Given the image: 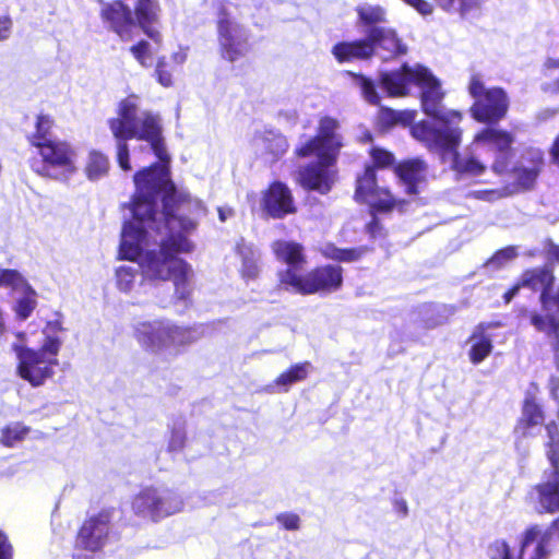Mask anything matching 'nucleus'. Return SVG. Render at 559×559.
Here are the masks:
<instances>
[{
	"label": "nucleus",
	"instance_id": "13",
	"mask_svg": "<svg viewBox=\"0 0 559 559\" xmlns=\"http://www.w3.org/2000/svg\"><path fill=\"white\" fill-rule=\"evenodd\" d=\"M111 520L112 509H102L96 514L85 518L76 532L74 550L100 552L108 544Z\"/></svg>",
	"mask_w": 559,
	"mask_h": 559
},
{
	"label": "nucleus",
	"instance_id": "43",
	"mask_svg": "<svg viewBox=\"0 0 559 559\" xmlns=\"http://www.w3.org/2000/svg\"><path fill=\"white\" fill-rule=\"evenodd\" d=\"M175 66L167 61L165 57L157 60L155 68V75L157 82L164 87H169L174 84Z\"/></svg>",
	"mask_w": 559,
	"mask_h": 559
},
{
	"label": "nucleus",
	"instance_id": "24",
	"mask_svg": "<svg viewBox=\"0 0 559 559\" xmlns=\"http://www.w3.org/2000/svg\"><path fill=\"white\" fill-rule=\"evenodd\" d=\"M277 261L287 265L295 275H301L300 271L307 263V255L301 243L296 241L275 240L271 245Z\"/></svg>",
	"mask_w": 559,
	"mask_h": 559
},
{
	"label": "nucleus",
	"instance_id": "48",
	"mask_svg": "<svg viewBox=\"0 0 559 559\" xmlns=\"http://www.w3.org/2000/svg\"><path fill=\"white\" fill-rule=\"evenodd\" d=\"M277 522L288 531L299 528L300 519L296 513L284 512L276 516Z\"/></svg>",
	"mask_w": 559,
	"mask_h": 559
},
{
	"label": "nucleus",
	"instance_id": "47",
	"mask_svg": "<svg viewBox=\"0 0 559 559\" xmlns=\"http://www.w3.org/2000/svg\"><path fill=\"white\" fill-rule=\"evenodd\" d=\"M130 52L135 60L142 64H146V59L151 57L150 45L146 40H139L136 44L130 47Z\"/></svg>",
	"mask_w": 559,
	"mask_h": 559
},
{
	"label": "nucleus",
	"instance_id": "19",
	"mask_svg": "<svg viewBox=\"0 0 559 559\" xmlns=\"http://www.w3.org/2000/svg\"><path fill=\"white\" fill-rule=\"evenodd\" d=\"M552 540H559V515L546 528L537 523L524 528L520 537L519 557L522 558L533 546V550L546 559L551 554Z\"/></svg>",
	"mask_w": 559,
	"mask_h": 559
},
{
	"label": "nucleus",
	"instance_id": "51",
	"mask_svg": "<svg viewBox=\"0 0 559 559\" xmlns=\"http://www.w3.org/2000/svg\"><path fill=\"white\" fill-rule=\"evenodd\" d=\"M399 110H394L390 107H381L380 120L385 127L397 126Z\"/></svg>",
	"mask_w": 559,
	"mask_h": 559
},
{
	"label": "nucleus",
	"instance_id": "57",
	"mask_svg": "<svg viewBox=\"0 0 559 559\" xmlns=\"http://www.w3.org/2000/svg\"><path fill=\"white\" fill-rule=\"evenodd\" d=\"M64 329H63L62 322L60 320L57 319V320L48 321L44 329L45 337L47 335L58 336L57 333L61 332Z\"/></svg>",
	"mask_w": 559,
	"mask_h": 559
},
{
	"label": "nucleus",
	"instance_id": "25",
	"mask_svg": "<svg viewBox=\"0 0 559 559\" xmlns=\"http://www.w3.org/2000/svg\"><path fill=\"white\" fill-rule=\"evenodd\" d=\"M331 53L338 63L368 61L372 59L367 35L353 40H341L332 46Z\"/></svg>",
	"mask_w": 559,
	"mask_h": 559
},
{
	"label": "nucleus",
	"instance_id": "3",
	"mask_svg": "<svg viewBox=\"0 0 559 559\" xmlns=\"http://www.w3.org/2000/svg\"><path fill=\"white\" fill-rule=\"evenodd\" d=\"M61 345L62 341L55 335H47L39 348L14 343L12 350L17 358V376L34 388L43 385L55 374Z\"/></svg>",
	"mask_w": 559,
	"mask_h": 559
},
{
	"label": "nucleus",
	"instance_id": "10",
	"mask_svg": "<svg viewBox=\"0 0 559 559\" xmlns=\"http://www.w3.org/2000/svg\"><path fill=\"white\" fill-rule=\"evenodd\" d=\"M354 200L360 204H367L370 213H392L395 209L403 210L407 204L404 199L396 198L389 187H381L378 181V174L371 167L364 169L356 175Z\"/></svg>",
	"mask_w": 559,
	"mask_h": 559
},
{
	"label": "nucleus",
	"instance_id": "20",
	"mask_svg": "<svg viewBox=\"0 0 559 559\" xmlns=\"http://www.w3.org/2000/svg\"><path fill=\"white\" fill-rule=\"evenodd\" d=\"M522 288L532 292H539V302L543 308L549 307V299L552 295L556 277L551 267L547 265L535 266L524 270L519 276Z\"/></svg>",
	"mask_w": 559,
	"mask_h": 559
},
{
	"label": "nucleus",
	"instance_id": "31",
	"mask_svg": "<svg viewBox=\"0 0 559 559\" xmlns=\"http://www.w3.org/2000/svg\"><path fill=\"white\" fill-rule=\"evenodd\" d=\"M311 368L310 361H301L289 366L285 371L281 372L273 381V384L281 392H288L292 385L306 380Z\"/></svg>",
	"mask_w": 559,
	"mask_h": 559
},
{
	"label": "nucleus",
	"instance_id": "53",
	"mask_svg": "<svg viewBox=\"0 0 559 559\" xmlns=\"http://www.w3.org/2000/svg\"><path fill=\"white\" fill-rule=\"evenodd\" d=\"M0 559H13L12 545L2 531H0Z\"/></svg>",
	"mask_w": 559,
	"mask_h": 559
},
{
	"label": "nucleus",
	"instance_id": "54",
	"mask_svg": "<svg viewBox=\"0 0 559 559\" xmlns=\"http://www.w3.org/2000/svg\"><path fill=\"white\" fill-rule=\"evenodd\" d=\"M406 4L413 7L423 15H429L432 13V5L426 0H403Z\"/></svg>",
	"mask_w": 559,
	"mask_h": 559
},
{
	"label": "nucleus",
	"instance_id": "5",
	"mask_svg": "<svg viewBox=\"0 0 559 559\" xmlns=\"http://www.w3.org/2000/svg\"><path fill=\"white\" fill-rule=\"evenodd\" d=\"M277 281L282 288L302 296H326L342 289L344 269L340 264H319L301 275H295L290 270H281Z\"/></svg>",
	"mask_w": 559,
	"mask_h": 559
},
{
	"label": "nucleus",
	"instance_id": "55",
	"mask_svg": "<svg viewBox=\"0 0 559 559\" xmlns=\"http://www.w3.org/2000/svg\"><path fill=\"white\" fill-rule=\"evenodd\" d=\"M13 21L9 15L0 16V41L7 40L12 32Z\"/></svg>",
	"mask_w": 559,
	"mask_h": 559
},
{
	"label": "nucleus",
	"instance_id": "39",
	"mask_svg": "<svg viewBox=\"0 0 559 559\" xmlns=\"http://www.w3.org/2000/svg\"><path fill=\"white\" fill-rule=\"evenodd\" d=\"M31 428L22 423L7 425L1 429L0 443L7 448L14 447L23 441L29 433Z\"/></svg>",
	"mask_w": 559,
	"mask_h": 559
},
{
	"label": "nucleus",
	"instance_id": "12",
	"mask_svg": "<svg viewBox=\"0 0 559 559\" xmlns=\"http://www.w3.org/2000/svg\"><path fill=\"white\" fill-rule=\"evenodd\" d=\"M460 122L441 123L440 128L432 127L428 121L421 120L412 127V135L424 143L430 151L439 152L443 157H453L459 153L462 142V129Z\"/></svg>",
	"mask_w": 559,
	"mask_h": 559
},
{
	"label": "nucleus",
	"instance_id": "21",
	"mask_svg": "<svg viewBox=\"0 0 559 559\" xmlns=\"http://www.w3.org/2000/svg\"><path fill=\"white\" fill-rule=\"evenodd\" d=\"M424 67L411 68L403 63L399 69L382 72L379 76L381 87L390 97H404L408 95L409 85L417 84V74Z\"/></svg>",
	"mask_w": 559,
	"mask_h": 559
},
{
	"label": "nucleus",
	"instance_id": "7",
	"mask_svg": "<svg viewBox=\"0 0 559 559\" xmlns=\"http://www.w3.org/2000/svg\"><path fill=\"white\" fill-rule=\"evenodd\" d=\"M217 51L219 57L229 63L245 58L251 50L249 32L231 15L224 2H219L216 11Z\"/></svg>",
	"mask_w": 559,
	"mask_h": 559
},
{
	"label": "nucleus",
	"instance_id": "30",
	"mask_svg": "<svg viewBox=\"0 0 559 559\" xmlns=\"http://www.w3.org/2000/svg\"><path fill=\"white\" fill-rule=\"evenodd\" d=\"M519 317L527 318L536 332L551 337L559 335V316L556 313H542L536 310L528 311L526 308H521Z\"/></svg>",
	"mask_w": 559,
	"mask_h": 559
},
{
	"label": "nucleus",
	"instance_id": "35",
	"mask_svg": "<svg viewBox=\"0 0 559 559\" xmlns=\"http://www.w3.org/2000/svg\"><path fill=\"white\" fill-rule=\"evenodd\" d=\"M368 155L370 157V163L366 164L364 167H371L376 173L378 170L384 169H393L399 162H396L395 155L393 152L379 146L371 145L368 150Z\"/></svg>",
	"mask_w": 559,
	"mask_h": 559
},
{
	"label": "nucleus",
	"instance_id": "14",
	"mask_svg": "<svg viewBox=\"0 0 559 559\" xmlns=\"http://www.w3.org/2000/svg\"><path fill=\"white\" fill-rule=\"evenodd\" d=\"M417 86L421 88L420 105L423 111L440 123L461 122L463 116L457 110L442 109L443 93L439 81L424 67L417 74Z\"/></svg>",
	"mask_w": 559,
	"mask_h": 559
},
{
	"label": "nucleus",
	"instance_id": "29",
	"mask_svg": "<svg viewBox=\"0 0 559 559\" xmlns=\"http://www.w3.org/2000/svg\"><path fill=\"white\" fill-rule=\"evenodd\" d=\"M543 165L544 158L540 153L532 155L528 166L514 165L512 175L515 176V185L523 190L532 189L542 171Z\"/></svg>",
	"mask_w": 559,
	"mask_h": 559
},
{
	"label": "nucleus",
	"instance_id": "46",
	"mask_svg": "<svg viewBox=\"0 0 559 559\" xmlns=\"http://www.w3.org/2000/svg\"><path fill=\"white\" fill-rule=\"evenodd\" d=\"M490 559H513L510 545L504 539H496L488 546Z\"/></svg>",
	"mask_w": 559,
	"mask_h": 559
},
{
	"label": "nucleus",
	"instance_id": "23",
	"mask_svg": "<svg viewBox=\"0 0 559 559\" xmlns=\"http://www.w3.org/2000/svg\"><path fill=\"white\" fill-rule=\"evenodd\" d=\"M159 4L155 0H136L132 11L135 27L139 26L157 45L162 43V34L156 27L159 20Z\"/></svg>",
	"mask_w": 559,
	"mask_h": 559
},
{
	"label": "nucleus",
	"instance_id": "16",
	"mask_svg": "<svg viewBox=\"0 0 559 559\" xmlns=\"http://www.w3.org/2000/svg\"><path fill=\"white\" fill-rule=\"evenodd\" d=\"M133 513L152 522H159L177 511H179V502L168 495L163 496L157 488L150 486L141 489L131 501Z\"/></svg>",
	"mask_w": 559,
	"mask_h": 559
},
{
	"label": "nucleus",
	"instance_id": "45",
	"mask_svg": "<svg viewBox=\"0 0 559 559\" xmlns=\"http://www.w3.org/2000/svg\"><path fill=\"white\" fill-rule=\"evenodd\" d=\"M512 157L513 151H509L506 153H497V156L491 165V170L497 176L511 175L513 168V166L511 165Z\"/></svg>",
	"mask_w": 559,
	"mask_h": 559
},
{
	"label": "nucleus",
	"instance_id": "18",
	"mask_svg": "<svg viewBox=\"0 0 559 559\" xmlns=\"http://www.w3.org/2000/svg\"><path fill=\"white\" fill-rule=\"evenodd\" d=\"M318 160L306 164L298 170V182L307 191H317L328 194L334 185V174L330 167L337 159H331L324 155H317Z\"/></svg>",
	"mask_w": 559,
	"mask_h": 559
},
{
	"label": "nucleus",
	"instance_id": "32",
	"mask_svg": "<svg viewBox=\"0 0 559 559\" xmlns=\"http://www.w3.org/2000/svg\"><path fill=\"white\" fill-rule=\"evenodd\" d=\"M372 251L371 247L359 246L354 248H338L334 243H326L322 249V255L325 259L338 262V263H352L359 261L368 252Z\"/></svg>",
	"mask_w": 559,
	"mask_h": 559
},
{
	"label": "nucleus",
	"instance_id": "34",
	"mask_svg": "<svg viewBox=\"0 0 559 559\" xmlns=\"http://www.w3.org/2000/svg\"><path fill=\"white\" fill-rule=\"evenodd\" d=\"M110 170L109 157L98 150H91L84 166V174L91 181L99 180Z\"/></svg>",
	"mask_w": 559,
	"mask_h": 559
},
{
	"label": "nucleus",
	"instance_id": "61",
	"mask_svg": "<svg viewBox=\"0 0 559 559\" xmlns=\"http://www.w3.org/2000/svg\"><path fill=\"white\" fill-rule=\"evenodd\" d=\"M548 259L559 264V245L551 243L547 249Z\"/></svg>",
	"mask_w": 559,
	"mask_h": 559
},
{
	"label": "nucleus",
	"instance_id": "1",
	"mask_svg": "<svg viewBox=\"0 0 559 559\" xmlns=\"http://www.w3.org/2000/svg\"><path fill=\"white\" fill-rule=\"evenodd\" d=\"M107 126L116 141V162L122 171L132 169L130 140L147 142L159 159V163L134 173L132 213L141 223L155 222V202L157 195H160L164 222L171 233L160 241L158 250L145 252L140 267L143 275L152 281H173L177 299L188 300L192 293V270L178 254L193 250V243L185 234L194 230L197 222L180 215L179 211L189 207L193 199L188 191L179 190L170 178V156L163 135L162 119L151 110H141L140 96L129 94L119 100L116 116L107 120Z\"/></svg>",
	"mask_w": 559,
	"mask_h": 559
},
{
	"label": "nucleus",
	"instance_id": "11",
	"mask_svg": "<svg viewBox=\"0 0 559 559\" xmlns=\"http://www.w3.org/2000/svg\"><path fill=\"white\" fill-rule=\"evenodd\" d=\"M340 122L336 118L323 116L319 119L317 133L307 142L295 148L294 154L299 158L312 155H324L337 159L343 146L342 135L338 133Z\"/></svg>",
	"mask_w": 559,
	"mask_h": 559
},
{
	"label": "nucleus",
	"instance_id": "4",
	"mask_svg": "<svg viewBox=\"0 0 559 559\" xmlns=\"http://www.w3.org/2000/svg\"><path fill=\"white\" fill-rule=\"evenodd\" d=\"M357 25L366 29L372 58L383 53L384 60H393L407 53V46L393 27L382 26L386 11L379 4H359L355 8Z\"/></svg>",
	"mask_w": 559,
	"mask_h": 559
},
{
	"label": "nucleus",
	"instance_id": "49",
	"mask_svg": "<svg viewBox=\"0 0 559 559\" xmlns=\"http://www.w3.org/2000/svg\"><path fill=\"white\" fill-rule=\"evenodd\" d=\"M508 195V193L498 189H484L472 192V197L477 200L492 202Z\"/></svg>",
	"mask_w": 559,
	"mask_h": 559
},
{
	"label": "nucleus",
	"instance_id": "28",
	"mask_svg": "<svg viewBox=\"0 0 559 559\" xmlns=\"http://www.w3.org/2000/svg\"><path fill=\"white\" fill-rule=\"evenodd\" d=\"M474 142L490 145L497 153H506L513 151L514 136L507 130L487 127L476 133Z\"/></svg>",
	"mask_w": 559,
	"mask_h": 559
},
{
	"label": "nucleus",
	"instance_id": "42",
	"mask_svg": "<svg viewBox=\"0 0 559 559\" xmlns=\"http://www.w3.org/2000/svg\"><path fill=\"white\" fill-rule=\"evenodd\" d=\"M139 273L138 267L121 265L116 270L117 287L124 293L132 289L135 277Z\"/></svg>",
	"mask_w": 559,
	"mask_h": 559
},
{
	"label": "nucleus",
	"instance_id": "40",
	"mask_svg": "<svg viewBox=\"0 0 559 559\" xmlns=\"http://www.w3.org/2000/svg\"><path fill=\"white\" fill-rule=\"evenodd\" d=\"M356 84L360 87L364 98L371 105L380 104V96L377 93L374 82L361 73H349Z\"/></svg>",
	"mask_w": 559,
	"mask_h": 559
},
{
	"label": "nucleus",
	"instance_id": "59",
	"mask_svg": "<svg viewBox=\"0 0 559 559\" xmlns=\"http://www.w3.org/2000/svg\"><path fill=\"white\" fill-rule=\"evenodd\" d=\"M549 153L552 163L559 167V134L555 138L550 146Z\"/></svg>",
	"mask_w": 559,
	"mask_h": 559
},
{
	"label": "nucleus",
	"instance_id": "50",
	"mask_svg": "<svg viewBox=\"0 0 559 559\" xmlns=\"http://www.w3.org/2000/svg\"><path fill=\"white\" fill-rule=\"evenodd\" d=\"M186 435L182 431L174 430L168 441V451L177 452L185 448Z\"/></svg>",
	"mask_w": 559,
	"mask_h": 559
},
{
	"label": "nucleus",
	"instance_id": "15",
	"mask_svg": "<svg viewBox=\"0 0 559 559\" xmlns=\"http://www.w3.org/2000/svg\"><path fill=\"white\" fill-rule=\"evenodd\" d=\"M259 205L266 219H283L298 212L293 190L281 180L270 182L261 191Z\"/></svg>",
	"mask_w": 559,
	"mask_h": 559
},
{
	"label": "nucleus",
	"instance_id": "37",
	"mask_svg": "<svg viewBox=\"0 0 559 559\" xmlns=\"http://www.w3.org/2000/svg\"><path fill=\"white\" fill-rule=\"evenodd\" d=\"M452 169L460 175L479 176L485 173L486 166L476 157H462L456 153L452 157Z\"/></svg>",
	"mask_w": 559,
	"mask_h": 559
},
{
	"label": "nucleus",
	"instance_id": "2",
	"mask_svg": "<svg viewBox=\"0 0 559 559\" xmlns=\"http://www.w3.org/2000/svg\"><path fill=\"white\" fill-rule=\"evenodd\" d=\"M521 403V415L518 417L512 435L516 447L526 440L536 438L540 427L545 428L547 440L544 443L545 455L550 468L545 469L542 479L531 486L525 495L526 503L534 507L537 514H556L559 512V423H546V412L536 393L539 385L530 383Z\"/></svg>",
	"mask_w": 559,
	"mask_h": 559
},
{
	"label": "nucleus",
	"instance_id": "38",
	"mask_svg": "<svg viewBox=\"0 0 559 559\" xmlns=\"http://www.w3.org/2000/svg\"><path fill=\"white\" fill-rule=\"evenodd\" d=\"M288 141L283 134L267 133L263 138L264 154L272 160H278L288 150Z\"/></svg>",
	"mask_w": 559,
	"mask_h": 559
},
{
	"label": "nucleus",
	"instance_id": "62",
	"mask_svg": "<svg viewBox=\"0 0 559 559\" xmlns=\"http://www.w3.org/2000/svg\"><path fill=\"white\" fill-rule=\"evenodd\" d=\"M549 390H550V395L554 399H558L559 378L554 377V376L549 378Z\"/></svg>",
	"mask_w": 559,
	"mask_h": 559
},
{
	"label": "nucleus",
	"instance_id": "44",
	"mask_svg": "<svg viewBox=\"0 0 559 559\" xmlns=\"http://www.w3.org/2000/svg\"><path fill=\"white\" fill-rule=\"evenodd\" d=\"M28 283L24 276L14 269H0V287L20 289Z\"/></svg>",
	"mask_w": 559,
	"mask_h": 559
},
{
	"label": "nucleus",
	"instance_id": "52",
	"mask_svg": "<svg viewBox=\"0 0 559 559\" xmlns=\"http://www.w3.org/2000/svg\"><path fill=\"white\" fill-rule=\"evenodd\" d=\"M371 219L365 225L366 233L371 237L376 238L382 230V225L380 223L378 213H370Z\"/></svg>",
	"mask_w": 559,
	"mask_h": 559
},
{
	"label": "nucleus",
	"instance_id": "56",
	"mask_svg": "<svg viewBox=\"0 0 559 559\" xmlns=\"http://www.w3.org/2000/svg\"><path fill=\"white\" fill-rule=\"evenodd\" d=\"M416 112L414 110H402L399 111L397 124L403 127L409 126L411 128L416 123L415 121Z\"/></svg>",
	"mask_w": 559,
	"mask_h": 559
},
{
	"label": "nucleus",
	"instance_id": "60",
	"mask_svg": "<svg viewBox=\"0 0 559 559\" xmlns=\"http://www.w3.org/2000/svg\"><path fill=\"white\" fill-rule=\"evenodd\" d=\"M551 352L554 355L555 367L559 371V334L557 336L552 337Z\"/></svg>",
	"mask_w": 559,
	"mask_h": 559
},
{
	"label": "nucleus",
	"instance_id": "6",
	"mask_svg": "<svg viewBox=\"0 0 559 559\" xmlns=\"http://www.w3.org/2000/svg\"><path fill=\"white\" fill-rule=\"evenodd\" d=\"M189 330L176 325L167 320L139 322L134 326L133 335L141 347L153 354H160L175 348V355L179 354V347L189 343Z\"/></svg>",
	"mask_w": 559,
	"mask_h": 559
},
{
	"label": "nucleus",
	"instance_id": "36",
	"mask_svg": "<svg viewBox=\"0 0 559 559\" xmlns=\"http://www.w3.org/2000/svg\"><path fill=\"white\" fill-rule=\"evenodd\" d=\"M20 289L23 290L24 295L16 300L13 310L16 318L20 321H24L32 316L33 311L37 307V294L29 283H26V285Z\"/></svg>",
	"mask_w": 559,
	"mask_h": 559
},
{
	"label": "nucleus",
	"instance_id": "33",
	"mask_svg": "<svg viewBox=\"0 0 559 559\" xmlns=\"http://www.w3.org/2000/svg\"><path fill=\"white\" fill-rule=\"evenodd\" d=\"M55 127L53 118L48 114H39L36 116L35 130L26 136L32 147L38 148L41 144H46L52 140V129Z\"/></svg>",
	"mask_w": 559,
	"mask_h": 559
},
{
	"label": "nucleus",
	"instance_id": "17",
	"mask_svg": "<svg viewBox=\"0 0 559 559\" xmlns=\"http://www.w3.org/2000/svg\"><path fill=\"white\" fill-rule=\"evenodd\" d=\"M99 17L105 27L116 34L122 41L133 38L135 20L131 8L122 0L100 1Z\"/></svg>",
	"mask_w": 559,
	"mask_h": 559
},
{
	"label": "nucleus",
	"instance_id": "41",
	"mask_svg": "<svg viewBox=\"0 0 559 559\" xmlns=\"http://www.w3.org/2000/svg\"><path fill=\"white\" fill-rule=\"evenodd\" d=\"M436 4L445 12L459 10L461 15H465L479 7V0H433Z\"/></svg>",
	"mask_w": 559,
	"mask_h": 559
},
{
	"label": "nucleus",
	"instance_id": "8",
	"mask_svg": "<svg viewBox=\"0 0 559 559\" xmlns=\"http://www.w3.org/2000/svg\"><path fill=\"white\" fill-rule=\"evenodd\" d=\"M39 162L32 163V169L44 178L68 180L78 170L74 146L60 139H55L36 148Z\"/></svg>",
	"mask_w": 559,
	"mask_h": 559
},
{
	"label": "nucleus",
	"instance_id": "63",
	"mask_svg": "<svg viewBox=\"0 0 559 559\" xmlns=\"http://www.w3.org/2000/svg\"><path fill=\"white\" fill-rule=\"evenodd\" d=\"M549 306H555L559 312V286L556 288L555 293L551 295L549 299Z\"/></svg>",
	"mask_w": 559,
	"mask_h": 559
},
{
	"label": "nucleus",
	"instance_id": "27",
	"mask_svg": "<svg viewBox=\"0 0 559 559\" xmlns=\"http://www.w3.org/2000/svg\"><path fill=\"white\" fill-rule=\"evenodd\" d=\"M493 323H478L468 337L471 347L468 358L473 365L483 362L492 352L493 344L491 337L486 333L487 329L495 326Z\"/></svg>",
	"mask_w": 559,
	"mask_h": 559
},
{
	"label": "nucleus",
	"instance_id": "58",
	"mask_svg": "<svg viewBox=\"0 0 559 559\" xmlns=\"http://www.w3.org/2000/svg\"><path fill=\"white\" fill-rule=\"evenodd\" d=\"M522 286L520 285V281L518 280L502 296L504 304H510L513 298L519 294Z\"/></svg>",
	"mask_w": 559,
	"mask_h": 559
},
{
	"label": "nucleus",
	"instance_id": "22",
	"mask_svg": "<svg viewBox=\"0 0 559 559\" xmlns=\"http://www.w3.org/2000/svg\"><path fill=\"white\" fill-rule=\"evenodd\" d=\"M427 163L420 157H414L400 160L393 173L405 187L406 194L417 195L420 192L419 186L427 180Z\"/></svg>",
	"mask_w": 559,
	"mask_h": 559
},
{
	"label": "nucleus",
	"instance_id": "26",
	"mask_svg": "<svg viewBox=\"0 0 559 559\" xmlns=\"http://www.w3.org/2000/svg\"><path fill=\"white\" fill-rule=\"evenodd\" d=\"M146 235L145 228L130 222L124 223L119 246V259L136 261L142 255V245Z\"/></svg>",
	"mask_w": 559,
	"mask_h": 559
},
{
	"label": "nucleus",
	"instance_id": "64",
	"mask_svg": "<svg viewBox=\"0 0 559 559\" xmlns=\"http://www.w3.org/2000/svg\"><path fill=\"white\" fill-rule=\"evenodd\" d=\"M518 559H545L543 558L542 556H539L537 552H535L533 549L528 552H526L525 555H523L522 558H520L518 556Z\"/></svg>",
	"mask_w": 559,
	"mask_h": 559
},
{
	"label": "nucleus",
	"instance_id": "9",
	"mask_svg": "<svg viewBox=\"0 0 559 559\" xmlns=\"http://www.w3.org/2000/svg\"><path fill=\"white\" fill-rule=\"evenodd\" d=\"M467 90L474 98L471 115L477 122L496 124L507 116L509 97L502 87L486 88L480 75L473 74Z\"/></svg>",
	"mask_w": 559,
	"mask_h": 559
}]
</instances>
